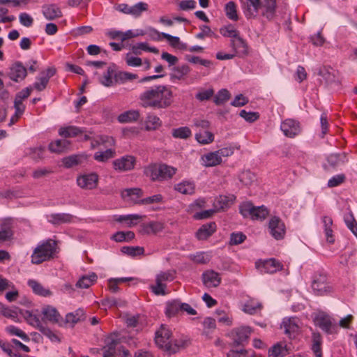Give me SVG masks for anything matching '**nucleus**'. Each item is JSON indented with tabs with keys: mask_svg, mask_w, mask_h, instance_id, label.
<instances>
[{
	"mask_svg": "<svg viewBox=\"0 0 357 357\" xmlns=\"http://www.w3.org/2000/svg\"><path fill=\"white\" fill-rule=\"evenodd\" d=\"M231 98V93L227 89H222L213 96V102L216 105H222Z\"/></svg>",
	"mask_w": 357,
	"mask_h": 357,
	"instance_id": "09e8293b",
	"label": "nucleus"
},
{
	"mask_svg": "<svg viewBox=\"0 0 357 357\" xmlns=\"http://www.w3.org/2000/svg\"><path fill=\"white\" fill-rule=\"evenodd\" d=\"M322 222L324 227V232L328 243L333 244L335 242V236L333 235V231L331 229L333 225V220L329 216H324Z\"/></svg>",
	"mask_w": 357,
	"mask_h": 357,
	"instance_id": "58836bf2",
	"label": "nucleus"
},
{
	"mask_svg": "<svg viewBox=\"0 0 357 357\" xmlns=\"http://www.w3.org/2000/svg\"><path fill=\"white\" fill-rule=\"evenodd\" d=\"M162 126L160 118L153 114H148L145 120L144 129L146 131L156 130Z\"/></svg>",
	"mask_w": 357,
	"mask_h": 357,
	"instance_id": "4c0bfd02",
	"label": "nucleus"
},
{
	"mask_svg": "<svg viewBox=\"0 0 357 357\" xmlns=\"http://www.w3.org/2000/svg\"><path fill=\"white\" fill-rule=\"evenodd\" d=\"M217 225L215 222H210L202 225L196 231L195 236L199 241L208 239L215 231Z\"/></svg>",
	"mask_w": 357,
	"mask_h": 357,
	"instance_id": "dca6fc26",
	"label": "nucleus"
},
{
	"mask_svg": "<svg viewBox=\"0 0 357 357\" xmlns=\"http://www.w3.org/2000/svg\"><path fill=\"white\" fill-rule=\"evenodd\" d=\"M38 331L47 337L52 342H61V339L59 337L55 334L50 328L45 326L42 324V326H39Z\"/></svg>",
	"mask_w": 357,
	"mask_h": 357,
	"instance_id": "774afa93",
	"label": "nucleus"
},
{
	"mask_svg": "<svg viewBox=\"0 0 357 357\" xmlns=\"http://www.w3.org/2000/svg\"><path fill=\"white\" fill-rule=\"evenodd\" d=\"M115 155V150L112 149H107L105 151L96 152L93 155V158L94 160L98 162H105L109 159L114 158Z\"/></svg>",
	"mask_w": 357,
	"mask_h": 357,
	"instance_id": "3c124183",
	"label": "nucleus"
},
{
	"mask_svg": "<svg viewBox=\"0 0 357 357\" xmlns=\"http://www.w3.org/2000/svg\"><path fill=\"white\" fill-rule=\"evenodd\" d=\"M195 184L190 181H183L174 186V190L183 195H192L195 192Z\"/></svg>",
	"mask_w": 357,
	"mask_h": 357,
	"instance_id": "49530a36",
	"label": "nucleus"
},
{
	"mask_svg": "<svg viewBox=\"0 0 357 357\" xmlns=\"http://www.w3.org/2000/svg\"><path fill=\"white\" fill-rule=\"evenodd\" d=\"M86 318L85 311L82 308L76 310L74 312L68 313L65 317L66 323L73 324V325L84 321Z\"/></svg>",
	"mask_w": 357,
	"mask_h": 357,
	"instance_id": "c9c22d12",
	"label": "nucleus"
},
{
	"mask_svg": "<svg viewBox=\"0 0 357 357\" xmlns=\"http://www.w3.org/2000/svg\"><path fill=\"white\" fill-rule=\"evenodd\" d=\"M6 331L10 335H16L25 342H29L30 340L29 337L23 331L15 326L10 325L7 326Z\"/></svg>",
	"mask_w": 357,
	"mask_h": 357,
	"instance_id": "0e129e2a",
	"label": "nucleus"
},
{
	"mask_svg": "<svg viewBox=\"0 0 357 357\" xmlns=\"http://www.w3.org/2000/svg\"><path fill=\"white\" fill-rule=\"evenodd\" d=\"M236 197L233 195H220L214 203L217 212L227 211L234 202Z\"/></svg>",
	"mask_w": 357,
	"mask_h": 357,
	"instance_id": "aec40b11",
	"label": "nucleus"
},
{
	"mask_svg": "<svg viewBox=\"0 0 357 357\" xmlns=\"http://www.w3.org/2000/svg\"><path fill=\"white\" fill-rule=\"evenodd\" d=\"M136 162L135 157L130 155H126L113 160L112 165L114 169L117 172H128L135 168Z\"/></svg>",
	"mask_w": 357,
	"mask_h": 357,
	"instance_id": "423d86ee",
	"label": "nucleus"
},
{
	"mask_svg": "<svg viewBox=\"0 0 357 357\" xmlns=\"http://www.w3.org/2000/svg\"><path fill=\"white\" fill-rule=\"evenodd\" d=\"M255 210V206L250 202H243L239 206V213L243 218H252Z\"/></svg>",
	"mask_w": 357,
	"mask_h": 357,
	"instance_id": "13d9d810",
	"label": "nucleus"
},
{
	"mask_svg": "<svg viewBox=\"0 0 357 357\" xmlns=\"http://www.w3.org/2000/svg\"><path fill=\"white\" fill-rule=\"evenodd\" d=\"M268 229L270 234L275 240H282L286 234V227L282 219L278 216H273L268 222Z\"/></svg>",
	"mask_w": 357,
	"mask_h": 357,
	"instance_id": "39448f33",
	"label": "nucleus"
},
{
	"mask_svg": "<svg viewBox=\"0 0 357 357\" xmlns=\"http://www.w3.org/2000/svg\"><path fill=\"white\" fill-rule=\"evenodd\" d=\"M49 222L54 225L70 223L72 222L73 216L69 213H52L49 216Z\"/></svg>",
	"mask_w": 357,
	"mask_h": 357,
	"instance_id": "c85d7f7f",
	"label": "nucleus"
},
{
	"mask_svg": "<svg viewBox=\"0 0 357 357\" xmlns=\"http://www.w3.org/2000/svg\"><path fill=\"white\" fill-rule=\"evenodd\" d=\"M256 265L258 268L261 269V272L270 274H273L283 268V265L274 258L266 259L261 262L260 265L257 262Z\"/></svg>",
	"mask_w": 357,
	"mask_h": 357,
	"instance_id": "ddd939ff",
	"label": "nucleus"
},
{
	"mask_svg": "<svg viewBox=\"0 0 357 357\" xmlns=\"http://www.w3.org/2000/svg\"><path fill=\"white\" fill-rule=\"evenodd\" d=\"M312 289L316 296H323L333 291L328 282V275L324 271H317L312 276Z\"/></svg>",
	"mask_w": 357,
	"mask_h": 357,
	"instance_id": "7ed1b4c3",
	"label": "nucleus"
},
{
	"mask_svg": "<svg viewBox=\"0 0 357 357\" xmlns=\"http://www.w3.org/2000/svg\"><path fill=\"white\" fill-rule=\"evenodd\" d=\"M190 344L189 339L175 340L173 344L166 347V351L169 354H174L179 351L182 349H185Z\"/></svg>",
	"mask_w": 357,
	"mask_h": 357,
	"instance_id": "e433bc0d",
	"label": "nucleus"
},
{
	"mask_svg": "<svg viewBox=\"0 0 357 357\" xmlns=\"http://www.w3.org/2000/svg\"><path fill=\"white\" fill-rule=\"evenodd\" d=\"M176 168L162 163V181L171 179L176 173Z\"/></svg>",
	"mask_w": 357,
	"mask_h": 357,
	"instance_id": "e2e57ef3",
	"label": "nucleus"
},
{
	"mask_svg": "<svg viewBox=\"0 0 357 357\" xmlns=\"http://www.w3.org/2000/svg\"><path fill=\"white\" fill-rule=\"evenodd\" d=\"M70 144V141L67 139H56L50 143L48 148L51 152L59 153L63 152Z\"/></svg>",
	"mask_w": 357,
	"mask_h": 357,
	"instance_id": "a19ab883",
	"label": "nucleus"
},
{
	"mask_svg": "<svg viewBox=\"0 0 357 357\" xmlns=\"http://www.w3.org/2000/svg\"><path fill=\"white\" fill-rule=\"evenodd\" d=\"M32 91V87L29 86L22 89L15 95L14 100V107L15 109V116L20 117L25 110V105H23V100L26 99Z\"/></svg>",
	"mask_w": 357,
	"mask_h": 357,
	"instance_id": "f8f14e48",
	"label": "nucleus"
},
{
	"mask_svg": "<svg viewBox=\"0 0 357 357\" xmlns=\"http://www.w3.org/2000/svg\"><path fill=\"white\" fill-rule=\"evenodd\" d=\"M142 216L138 214H129L115 216L114 220L118 222H126L128 227H132L137 225L135 221L139 220Z\"/></svg>",
	"mask_w": 357,
	"mask_h": 357,
	"instance_id": "37998d69",
	"label": "nucleus"
},
{
	"mask_svg": "<svg viewBox=\"0 0 357 357\" xmlns=\"http://www.w3.org/2000/svg\"><path fill=\"white\" fill-rule=\"evenodd\" d=\"M27 284L36 295L43 297H48L52 295V292L50 289H45L40 283L34 280H29Z\"/></svg>",
	"mask_w": 357,
	"mask_h": 357,
	"instance_id": "2f4dec72",
	"label": "nucleus"
},
{
	"mask_svg": "<svg viewBox=\"0 0 357 357\" xmlns=\"http://www.w3.org/2000/svg\"><path fill=\"white\" fill-rule=\"evenodd\" d=\"M148 10V4L144 2H139L135 5L130 6V15L136 17H139L142 12Z\"/></svg>",
	"mask_w": 357,
	"mask_h": 357,
	"instance_id": "69168bd1",
	"label": "nucleus"
},
{
	"mask_svg": "<svg viewBox=\"0 0 357 357\" xmlns=\"http://www.w3.org/2000/svg\"><path fill=\"white\" fill-rule=\"evenodd\" d=\"M220 33L224 37L231 38V39H236L240 36L239 31L235 29L231 24L221 27L220 29Z\"/></svg>",
	"mask_w": 357,
	"mask_h": 357,
	"instance_id": "bf43d9fd",
	"label": "nucleus"
},
{
	"mask_svg": "<svg viewBox=\"0 0 357 357\" xmlns=\"http://www.w3.org/2000/svg\"><path fill=\"white\" fill-rule=\"evenodd\" d=\"M56 250V242L52 239L43 241L34 249L31 256V263L40 264L54 258Z\"/></svg>",
	"mask_w": 357,
	"mask_h": 357,
	"instance_id": "f03ea898",
	"label": "nucleus"
},
{
	"mask_svg": "<svg viewBox=\"0 0 357 357\" xmlns=\"http://www.w3.org/2000/svg\"><path fill=\"white\" fill-rule=\"evenodd\" d=\"M144 175L150 178L152 182L157 181V163H151L144 167Z\"/></svg>",
	"mask_w": 357,
	"mask_h": 357,
	"instance_id": "680f3d73",
	"label": "nucleus"
},
{
	"mask_svg": "<svg viewBox=\"0 0 357 357\" xmlns=\"http://www.w3.org/2000/svg\"><path fill=\"white\" fill-rule=\"evenodd\" d=\"M86 132V128H80L74 126H69L66 127H61L59 130L60 136L64 138L75 137L79 134H83Z\"/></svg>",
	"mask_w": 357,
	"mask_h": 357,
	"instance_id": "b1692460",
	"label": "nucleus"
},
{
	"mask_svg": "<svg viewBox=\"0 0 357 357\" xmlns=\"http://www.w3.org/2000/svg\"><path fill=\"white\" fill-rule=\"evenodd\" d=\"M276 8V0H264L261 1L259 10H261V16L271 21L275 17Z\"/></svg>",
	"mask_w": 357,
	"mask_h": 357,
	"instance_id": "2eb2a0df",
	"label": "nucleus"
},
{
	"mask_svg": "<svg viewBox=\"0 0 357 357\" xmlns=\"http://www.w3.org/2000/svg\"><path fill=\"white\" fill-rule=\"evenodd\" d=\"M311 349L315 357H322V337L319 332L312 333Z\"/></svg>",
	"mask_w": 357,
	"mask_h": 357,
	"instance_id": "f704fd0d",
	"label": "nucleus"
},
{
	"mask_svg": "<svg viewBox=\"0 0 357 357\" xmlns=\"http://www.w3.org/2000/svg\"><path fill=\"white\" fill-rule=\"evenodd\" d=\"M172 331L165 325H161L160 328L155 332V342L157 346L163 349L166 351V347L172 344L170 341Z\"/></svg>",
	"mask_w": 357,
	"mask_h": 357,
	"instance_id": "6e6552de",
	"label": "nucleus"
},
{
	"mask_svg": "<svg viewBox=\"0 0 357 357\" xmlns=\"http://www.w3.org/2000/svg\"><path fill=\"white\" fill-rule=\"evenodd\" d=\"M139 118V113L136 110L126 111L118 116V121L120 123H128L136 121Z\"/></svg>",
	"mask_w": 357,
	"mask_h": 357,
	"instance_id": "de8ad7c7",
	"label": "nucleus"
},
{
	"mask_svg": "<svg viewBox=\"0 0 357 357\" xmlns=\"http://www.w3.org/2000/svg\"><path fill=\"white\" fill-rule=\"evenodd\" d=\"M98 174L91 172L77 176V183L82 189L93 190L98 186Z\"/></svg>",
	"mask_w": 357,
	"mask_h": 357,
	"instance_id": "1a4fd4ad",
	"label": "nucleus"
},
{
	"mask_svg": "<svg viewBox=\"0 0 357 357\" xmlns=\"http://www.w3.org/2000/svg\"><path fill=\"white\" fill-rule=\"evenodd\" d=\"M98 279L96 273H91L89 275H84L82 276L76 282L75 287L80 289H87L93 285Z\"/></svg>",
	"mask_w": 357,
	"mask_h": 357,
	"instance_id": "473e14b6",
	"label": "nucleus"
},
{
	"mask_svg": "<svg viewBox=\"0 0 357 357\" xmlns=\"http://www.w3.org/2000/svg\"><path fill=\"white\" fill-rule=\"evenodd\" d=\"M117 66L114 63H111L107 68V71L104 73L103 76L100 78V82L105 86L109 87L114 85V75L116 70Z\"/></svg>",
	"mask_w": 357,
	"mask_h": 357,
	"instance_id": "bb28decb",
	"label": "nucleus"
},
{
	"mask_svg": "<svg viewBox=\"0 0 357 357\" xmlns=\"http://www.w3.org/2000/svg\"><path fill=\"white\" fill-rule=\"evenodd\" d=\"M138 76L137 74H134L126 71H115V73L114 75V79L115 84H124L128 81L135 79Z\"/></svg>",
	"mask_w": 357,
	"mask_h": 357,
	"instance_id": "c03bdc74",
	"label": "nucleus"
},
{
	"mask_svg": "<svg viewBox=\"0 0 357 357\" xmlns=\"http://www.w3.org/2000/svg\"><path fill=\"white\" fill-rule=\"evenodd\" d=\"M118 333H110L105 340V345L101 348L103 352L108 351L112 354H115L116 346L121 342L118 338Z\"/></svg>",
	"mask_w": 357,
	"mask_h": 357,
	"instance_id": "4be33fe9",
	"label": "nucleus"
},
{
	"mask_svg": "<svg viewBox=\"0 0 357 357\" xmlns=\"http://www.w3.org/2000/svg\"><path fill=\"white\" fill-rule=\"evenodd\" d=\"M317 325L327 334H332L335 332L336 325H333L328 316L324 315L317 318Z\"/></svg>",
	"mask_w": 357,
	"mask_h": 357,
	"instance_id": "a878e982",
	"label": "nucleus"
},
{
	"mask_svg": "<svg viewBox=\"0 0 357 357\" xmlns=\"http://www.w3.org/2000/svg\"><path fill=\"white\" fill-rule=\"evenodd\" d=\"M280 129L286 137L294 138L301 133V126L297 120L287 119L281 123Z\"/></svg>",
	"mask_w": 357,
	"mask_h": 357,
	"instance_id": "0eeeda50",
	"label": "nucleus"
},
{
	"mask_svg": "<svg viewBox=\"0 0 357 357\" xmlns=\"http://www.w3.org/2000/svg\"><path fill=\"white\" fill-rule=\"evenodd\" d=\"M14 232L11 223L4 221L0 225V243L10 241L13 238Z\"/></svg>",
	"mask_w": 357,
	"mask_h": 357,
	"instance_id": "cd10ccee",
	"label": "nucleus"
},
{
	"mask_svg": "<svg viewBox=\"0 0 357 357\" xmlns=\"http://www.w3.org/2000/svg\"><path fill=\"white\" fill-rule=\"evenodd\" d=\"M41 312L43 315L42 318L43 321L47 320L50 323L57 324L61 319V316L56 308L50 305L44 306Z\"/></svg>",
	"mask_w": 357,
	"mask_h": 357,
	"instance_id": "a211bd4d",
	"label": "nucleus"
},
{
	"mask_svg": "<svg viewBox=\"0 0 357 357\" xmlns=\"http://www.w3.org/2000/svg\"><path fill=\"white\" fill-rule=\"evenodd\" d=\"M269 215L268 209L264 205L261 206H255V210L252 213V220H263Z\"/></svg>",
	"mask_w": 357,
	"mask_h": 357,
	"instance_id": "052dcab7",
	"label": "nucleus"
},
{
	"mask_svg": "<svg viewBox=\"0 0 357 357\" xmlns=\"http://www.w3.org/2000/svg\"><path fill=\"white\" fill-rule=\"evenodd\" d=\"M151 31L157 34L158 37H153V35L151 34V38L154 40H161L162 38L167 40L169 43V45L173 47H176L180 44V38L177 36H173L169 33L164 32H159L154 28H151Z\"/></svg>",
	"mask_w": 357,
	"mask_h": 357,
	"instance_id": "393cba45",
	"label": "nucleus"
},
{
	"mask_svg": "<svg viewBox=\"0 0 357 357\" xmlns=\"http://www.w3.org/2000/svg\"><path fill=\"white\" fill-rule=\"evenodd\" d=\"M326 160L330 167L333 169H336L339 166L344 165L348 161L347 153L344 152L335 153L328 155Z\"/></svg>",
	"mask_w": 357,
	"mask_h": 357,
	"instance_id": "5701e85b",
	"label": "nucleus"
},
{
	"mask_svg": "<svg viewBox=\"0 0 357 357\" xmlns=\"http://www.w3.org/2000/svg\"><path fill=\"white\" fill-rule=\"evenodd\" d=\"M42 12L44 17L50 21L60 18L63 15L60 8L54 3L43 5Z\"/></svg>",
	"mask_w": 357,
	"mask_h": 357,
	"instance_id": "6ab92c4d",
	"label": "nucleus"
},
{
	"mask_svg": "<svg viewBox=\"0 0 357 357\" xmlns=\"http://www.w3.org/2000/svg\"><path fill=\"white\" fill-rule=\"evenodd\" d=\"M164 229L163 223L157 221H151L148 223L140 225L139 232L142 235H149L150 234H157Z\"/></svg>",
	"mask_w": 357,
	"mask_h": 357,
	"instance_id": "f3484780",
	"label": "nucleus"
},
{
	"mask_svg": "<svg viewBox=\"0 0 357 357\" xmlns=\"http://www.w3.org/2000/svg\"><path fill=\"white\" fill-rule=\"evenodd\" d=\"M251 333L252 328L249 326H241L233 328L227 334V336L232 340L229 346L231 347L240 346L244 347L248 343Z\"/></svg>",
	"mask_w": 357,
	"mask_h": 357,
	"instance_id": "20e7f679",
	"label": "nucleus"
},
{
	"mask_svg": "<svg viewBox=\"0 0 357 357\" xmlns=\"http://www.w3.org/2000/svg\"><path fill=\"white\" fill-rule=\"evenodd\" d=\"M172 70L174 73L170 74V79L172 81L181 80L190 72V68L187 64H183L181 66L174 67Z\"/></svg>",
	"mask_w": 357,
	"mask_h": 357,
	"instance_id": "79ce46f5",
	"label": "nucleus"
},
{
	"mask_svg": "<svg viewBox=\"0 0 357 357\" xmlns=\"http://www.w3.org/2000/svg\"><path fill=\"white\" fill-rule=\"evenodd\" d=\"M172 135L176 139H187L192 135L191 130L188 126H183L172 130Z\"/></svg>",
	"mask_w": 357,
	"mask_h": 357,
	"instance_id": "8fccbe9b",
	"label": "nucleus"
},
{
	"mask_svg": "<svg viewBox=\"0 0 357 357\" xmlns=\"http://www.w3.org/2000/svg\"><path fill=\"white\" fill-rule=\"evenodd\" d=\"M225 12L229 19L234 21L238 20V17L236 13V6L234 1H229L225 5Z\"/></svg>",
	"mask_w": 357,
	"mask_h": 357,
	"instance_id": "338daca9",
	"label": "nucleus"
},
{
	"mask_svg": "<svg viewBox=\"0 0 357 357\" xmlns=\"http://www.w3.org/2000/svg\"><path fill=\"white\" fill-rule=\"evenodd\" d=\"M199 29L201 31L195 35V38L197 39L203 40L206 37L218 38V36L208 25H201Z\"/></svg>",
	"mask_w": 357,
	"mask_h": 357,
	"instance_id": "4d7b16f0",
	"label": "nucleus"
},
{
	"mask_svg": "<svg viewBox=\"0 0 357 357\" xmlns=\"http://www.w3.org/2000/svg\"><path fill=\"white\" fill-rule=\"evenodd\" d=\"M121 251L125 255L134 257L144 255V248L140 246H123Z\"/></svg>",
	"mask_w": 357,
	"mask_h": 357,
	"instance_id": "5fc2aeb1",
	"label": "nucleus"
},
{
	"mask_svg": "<svg viewBox=\"0 0 357 357\" xmlns=\"http://www.w3.org/2000/svg\"><path fill=\"white\" fill-rule=\"evenodd\" d=\"M204 284L208 287H217L222 282L220 274L213 270H206L202 275Z\"/></svg>",
	"mask_w": 357,
	"mask_h": 357,
	"instance_id": "4468645a",
	"label": "nucleus"
},
{
	"mask_svg": "<svg viewBox=\"0 0 357 357\" xmlns=\"http://www.w3.org/2000/svg\"><path fill=\"white\" fill-rule=\"evenodd\" d=\"M196 140L201 144H208L213 142L214 135L210 131H203L196 133Z\"/></svg>",
	"mask_w": 357,
	"mask_h": 357,
	"instance_id": "6e6d98bb",
	"label": "nucleus"
},
{
	"mask_svg": "<svg viewBox=\"0 0 357 357\" xmlns=\"http://www.w3.org/2000/svg\"><path fill=\"white\" fill-rule=\"evenodd\" d=\"M181 301L173 299L166 302L165 314L167 317L172 318L177 316L181 312Z\"/></svg>",
	"mask_w": 357,
	"mask_h": 357,
	"instance_id": "412c9836",
	"label": "nucleus"
},
{
	"mask_svg": "<svg viewBox=\"0 0 357 357\" xmlns=\"http://www.w3.org/2000/svg\"><path fill=\"white\" fill-rule=\"evenodd\" d=\"M135 233L132 231H117L113 234L112 239L116 242L130 241L135 238Z\"/></svg>",
	"mask_w": 357,
	"mask_h": 357,
	"instance_id": "603ef678",
	"label": "nucleus"
},
{
	"mask_svg": "<svg viewBox=\"0 0 357 357\" xmlns=\"http://www.w3.org/2000/svg\"><path fill=\"white\" fill-rule=\"evenodd\" d=\"M205 167H214L222 162V158L218 154L217 151L211 152L202 156Z\"/></svg>",
	"mask_w": 357,
	"mask_h": 357,
	"instance_id": "ea45409f",
	"label": "nucleus"
},
{
	"mask_svg": "<svg viewBox=\"0 0 357 357\" xmlns=\"http://www.w3.org/2000/svg\"><path fill=\"white\" fill-rule=\"evenodd\" d=\"M261 1L260 0H248V5L244 13L247 19L255 18L259 11Z\"/></svg>",
	"mask_w": 357,
	"mask_h": 357,
	"instance_id": "c756f323",
	"label": "nucleus"
},
{
	"mask_svg": "<svg viewBox=\"0 0 357 357\" xmlns=\"http://www.w3.org/2000/svg\"><path fill=\"white\" fill-rule=\"evenodd\" d=\"M230 47L234 52V54H236V56L243 59L249 55L248 44L241 36L236 39L230 40Z\"/></svg>",
	"mask_w": 357,
	"mask_h": 357,
	"instance_id": "9b49d317",
	"label": "nucleus"
},
{
	"mask_svg": "<svg viewBox=\"0 0 357 357\" xmlns=\"http://www.w3.org/2000/svg\"><path fill=\"white\" fill-rule=\"evenodd\" d=\"M318 75L321 76L328 84L334 83L337 79L335 70L328 66L320 68Z\"/></svg>",
	"mask_w": 357,
	"mask_h": 357,
	"instance_id": "72a5a7b5",
	"label": "nucleus"
},
{
	"mask_svg": "<svg viewBox=\"0 0 357 357\" xmlns=\"http://www.w3.org/2000/svg\"><path fill=\"white\" fill-rule=\"evenodd\" d=\"M83 157L79 155H71L65 157L62 160L63 166L66 168H71L82 163Z\"/></svg>",
	"mask_w": 357,
	"mask_h": 357,
	"instance_id": "864d4df0",
	"label": "nucleus"
},
{
	"mask_svg": "<svg viewBox=\"0 0 357 357\" xmlns=\"http://www.w3.org/2000/svg\"><path fill=\"white\" fill-rule=\"evenodd\" d=\"M144 107L155 109H167L173 103V92L165 85H156L141 93L139 96Z\"/></svg>",
	"mask_w": 357,
	"mask_h": 357,
	"instance_id": "f257e3e1",
	"label": "nucleus"
},
{
	"mask_svg": "<svg viewBox=\"0 0 357 357\" xmlns=\"http://www.w3.org/2000/svg\"><path fill=\"white\" fill-rule=\"evenodd\" d=\"M282 325L284 328V333L289 336L291 334L297 333L299 330V327L296 321V319L294 317L284 319Z\"/></svg>",
	"mask_w": 357,
	"mask_h": 357,
	"instance_id": "a18cd8bd",
	"label": "nucleus"
},
{
	"mask_svg": "<svg viewBox=\"0 0 357 357\" xmlns=\"http://www.w3.org/2000/svg\"><path fill=\"white\" fill-rule=\"evenodd\" d=\"M17 309L19 311V314L24 318V319L29 325L35 327L38 330L39 329V326H42L39 318L36 314H33L32 312L20 308Z\"/></svg>",
	"mask_w": 357,
	"mask_h": 357,
	"instance_id": "7c9ffc66",
	"label": "nucleus"
},
{
	"mask_svg": "<svg viewBox=\"0 0 357 357\" xmlns=\"http://www.w3.org/2000/svg\"><path fill=\"white\" fill-rule=\"evenodd\" d=\"M27 76V68L21 61H15L12 64L8 73V77L15 82L24 80Z\"/></svg>",
	"mask_w": 357,
	"mask_h": 357,
	"instance_id": "9d476101",
	"label": "nucleus"
}]
</instances>
